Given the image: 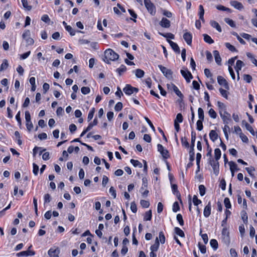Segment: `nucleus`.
Segmentation results:
<instances>
[{"label": "nucleus", "mask_w": 257, "mask_h": 257, "mask_svg": "<svg viewBox=\"0 0 257 257\" xmlns=\"http://www.w3.org/2000/svg\"><path fill=\"white\" fill-rule=\"evenodd\" d=\"M142 186L140 191L143 197L145 198L148 196L149 193V190L147 189L148 181L147 178H143L142 179Z\"/></svg>", "instance_id": "nucleus-2"}, {"label": "nucleus", "mask_w": 257, "mask_h": 257, "mask_svg": "<svg viewBox=\"0 0 257 257\" xmlns=\"http://www.w3.org/2000/svg\"><path fill=\"white\" fill-rule=\"evenodd\" d=\"M126 70V68L124 65H121V66L116 69V71L118 72L119 75H121L122 73L125 72Z\"/></svg>", "instance_id": "nucleus-41"}, {"label": "nucleus", "mask_w": 257, "mask_h": 257, "mask_svg": "<svg viewBox=\"0 0 257 257\" xmlns=\"http://www.w3.org/2000/svg\"><path fill=\"white\" fill-rule=\"evenodd\" d=\"M9 67L8 61L7 59L3 60V63L0 66V71H3Z\"/></svg>", "instance_id": "nucleus-27"}, {"label": "nucleus", "mask_w": 257, "mask_h": 257, "mask_svg": "<svg viewBox=\"0 0 257 257\" xmlns=\"http://www.w3.org/2000/svg\"><path fill=\"white\" fill-rule=\"evenodd\" d=\"M159 241H160V242L162 244H164L165 242V235L162 231H161L159 232Z\"/></svg>", "instance_id": "nucleus-39"}, {"label": "nucleus", "mask_w": 257, "mask_h": 257, "mask_svg": "<svg viewBox=\"0 0 257 257\" xmlns=\"http://www.w3.org/2000/svg\"><path fill=\"white\" fill-rule=\"evenodd\" d=\"M209 164L212 166L214 173L215 175H218L219 174V163L218 161H214L212 159L209 160Z\"/></svg>", "instance_id": "nucleus-8"}, {"label": "nucleus", "mask_w": 257, "mask_h": 257, "mask_svg": "<svg viewBox=\"0 0 257 257\" xmlns=\"http://www.w3.org/2000/svg\"><path fill=\"white\" fill-rule=\"evenodd\" d=\"M122 108V103L120 102H118L116 104V105L114 107V109L116 111H119L121 110Z\"/></svg>", "instance_id": "nucleus-62"}, {"label": "nucleus", "mask_w": 257, "mask_h": 257, "mask_svg": "<svg viewBox=\"0 0 257 257\" xmlns=\"http://www.w3.org/2000/svg\"><path fill=\"white\" fill-rule=\"evenodd\" d=\"M210 25L213 27L215 28L219 32H221L222 29L219 24L215 21H211Z\"/></svg>", "instance_id": "nucleus-25"}, {"label": "nucleus", "mask_w": 257, "mask_h": 257, "mask_svg": "<svg viewBox=\"0 0 257 257\" xmlns=\"http://www.w3.org/2000/svg\"><path fill=\"white\" fill-rule=\"evenodd\" d=\"M33 172L35 176H37L39 171V166L35 163H33Z\"/></svg>", "instance_id": "nucleus-59"}, {"label": "nucleus", "mask_w": 257, "mask_h": 257, "mask_svg": "<svg viewBox=\"0 0 257 257\" xmlns=\"http://www.w3.org/2000/svg\"><path fill=\"white\" fill-rule=\"evenodd\" d=\"M172 210L174 212H176L180 210L179 203L177 202H175L173 203Z\"/></svg>", "instance_id": "nucleus-54"}, {"label": "nucleus", "mask_w": 257, "mask_h": 257, "mask_svg": "<svg viewBox=\"0 0 257 257\" xmlns=\"http://www.w3.org/2000/svg\"><path fill=\"white\" fill-rule=\"evenodd\" d=\"M213 53L216 63L218 65H220L221 64V58L220 57L219 52L217 50H214L213 51Z\"/></svg>", "instance_id": "nucleus-18"}, {"label": "nucleus", "mask_w": 257, "mask_h": 257, "mask_svg": "<svg viewBox=\"0 0 257 257\" xmlns=\"http://www.w3.org/2000/svg\"><path fill=\"white\" fill-rule=\"evenodd\" d=\"M225 45L226 48H228L231 52L236 51V48L233 45H231L230 43H226Z\"/></svg>", "instance_id": "nucleus-55"}, {"label": "nucleus", "mask_w": 257, "mask_h": 257, "mask_svg": "<svg viewBox=\"0 0 257 257\" xmlns=\"http://www.w3.org/2000/svg\"><path fill=\"white\" fill-rule=\"evenodd\" d=\"M224 21L229 25L230 27L232 28L235 27V24L233 20L230 19L229 18H226L224 19Z\"/></svg>", "instance_id": "nucleus-38"}, {"label": "nucleus", "mask_w": 257, "mask_h": 257, "mask_svg": "<svg viewBox=\"0 0 257 257\" xmlns=\"http://www.w3.org/2000/svg\"><path fill=\"white\" fill-rule=\"evenodd\" d=\"M209 137L213 142H215L217 140L218 136L215 131L211 130L209 133Z\"/></svg>", "instance_id": "nucleus-24"}, {"label": "nucleus", "mask_w": 257, "mask_h": 257, "mask_svg": "<svg viewBox=\"0 0 257 257\" xmlns=\"http://www.w3.org/2000/svg\"><path fill=\"white\" fill-rule=\"evenodd\" d=\"M224 203L226 208H230L231 207L229 199L228 198H225L224 200Z\"/></svg>", "instance_id": "nucleus-58"}, {"label": "nucleus", "mask_w": 257, "mask_h": 257, "mask_svg": "<svg viewBox=\"0 0 257 257\" xmlns=\"http://www.w3.org/2000/svg\"><path fill=\"white\" fill-rule=\"evenodd\" d=\"M217 81L219 85H222L225 87V89H229V85L226 80L221 76L217 77Z\"/></svg>", "instance_id": "nucleus-14"}, {"label": "nucleus", "mask_w": 257, "mask_h": 257, "mask_svg": "<svg viewBox=\"0 0 257 257\" xmlns=\"http://www.w3.org/2000/svg\"><path fill=\"white\" fill-rule=\"evenodd\" d=\"M30 31L28 30L25 31L22 35V37L26 41L27 45H32L34 43V40L30 37Z\"/></svg>", "instance_id": "nucleus-4"}, {"label": "nucleus", "mask_w": 257, "mask_h": 257, "mask_svg": "<svg viewBox=\"0 0 257 257\" xmlns=\"http://www.w3.org/2000/svg\"><path fill=\"white\" fill-rule=\"evenodd\" d=\"M230 4L231 6L234 8L237 9V10H241L243 8V5L241 4V3L235 1H232L230 2Z\"/></svg>", "instance_id": "nucleus-21"}, {"label": "nucleus", "mask_w": 257, "mask_h": 257, "mask_svg": "<svg viewBox=\"0 0 257 257\" xmlns=\"http://www.w3.org/2000/svg\"><path fill=\"white\" fill-rule=\"evenodd\" d=\"M216 9L220 11H227L228 12H231V10L229 8H226L222 5H217L216 7Z\"/></svg>", "instance_id": "nucleus-45"}, {"label": "nucleus", "mask_w": 257, "mask_h": 257, "mask_svg": "<svg viewBox=\"0 0 257 257\" xmlns=\"http://www.w3.org/2000/svg\"><path fill=\"white\" fill-rule=\"evenodd\" d=\"M98 123V121H97V119L96 118H95L93 120V121L91 122H90L88 126L86 127L87 128V130H88L89 131H90L93 126H95L96 125H97Z\"/></svg>", "instance_id": "nucleus-40"}, {"label": "nucleus", "mask_w": 257, "mask_h": 257, "mask_svg": "<svg viewBox=\"0 0 257 257\" xmlns=\"http://www.w3.org/2000/svg\"><path fill=\"white\" fill-rule=\"evenodd\" d=\"M124 92L127 95H131L134 92H138V89L136 87H132L131 85L127 84L123 89Z\"/></svg>", "instance_id": "nucleus-7"}, {"label": "nucleus", "mask_w": 257, "mask_h": 257, "mask_svg": "<svg viewBox=\"0 0 257 257\" xmlns=\"http://www.w3.org/2000/svg\"><path fill=\"white\" fill-rule=\"evenodd\" d=\"M203 121V120H198L197 121V123H196L197 129L199 131H201L203 129V123H202Z\"/></svg>", "instance_id": "nucleus-56"}, {"label": "nucleus", "mask_w": 257, "mask_h": 257, "mask_svg": "<svg viewBox=\"0 0 257 257\" xmlns=\"http://www.w3.org/2000/svg\"><path fill=\"white\" fill-rule=\"evenodd\" d=\"M158 67L165 76L169 77L172 75V72L170 69H167L166 67L161 65H158Z\"/></svg>", "instance_id": "nucleus-13"}, {"label": "nucleus", "mask_w": 257, "mask_h": 257, "mask_svg": "<svg viewBox=\"0 0 257 257\" xmlns=\"http://www.w3.org/2000/svg\"><path fill=\"white\" fill-rule=\"evenodd\" d=\"M199 193L201 196H203L205 194V187L203 185H200L199 186Z\"/></svg>", "instance_id": "nucleus-50"}, {"label": "nucleus", "mask_w": 257, "mask_h": 257, "mask_svg": "<svg viewBox=\"0 0 257 257\" xmlns=\"http://www.w3.org/2000/svg\"><path fill=\"white\" fill-rule=\"evenodd\" d=\"M177 221L179 222L180 225L181 226H183L184 225V221L183 219V217L181 214H178L176 217Z\"/></svg>", "instance_id": "nucleus-49"}, {"label": "nucleus", "mask_w": 257, "mask_h": 257, "mask_svg": "<svg viewBox=\"0 0 257 257\" xmlns=\"http://www.w3.org/2000/svg\"><path fill=\"white\" fill-rule=\"evenodd\" d=\"M167 41L168 42V43H169V44L170 45L171 48H172V49L176 52V53H177L178 54L180 53V48L178 46V44L170 40H167Z\"/></svg>", "instance_id": "nucleus-16"}, {"label": "nucleus", "mask_w": 257, "mask_h": 257, "mask_svg": "<svg viewBox=\"0 0 257 257\" xmlns=\"http://www.w3.org/2000/svg\"><path fill=\"white\" fill-rule=\"evenodd\" d=\"M152 210H149V211L146 212L144 217V220L145 221L150 220L152 218Z\"/></svg>", "instance_id": "nucleus-29"}, {"label": "nucleus", "mask_w": 257, "mask_h": 257, "mask_svg": "<svg viewBox=\"0 0 257 257\" xmlns=\"http://www.w3.org/2000/svg\"><path fill=\"white\" fill-rule=\"evenodd\" d=\"M66 31H67L71 36H74L75 35V31L70 26L66 27Z\"/></svg>", "instance_id": "nucleus-48"}, {"label": "nucleus", "mask_w": 257, "mask_h": 257, "mask_svg": "<svg viewBox=\"0 0 257 257\" xmlns=\"http://www.w3.org/2000/svg\"><path fill=\"white\" fill-rule=\"evenodd\" d=\"M140 204L143 208H148L150 206V203L148 201L145 200H141Z\"/></svg>", "instance_id": "nucleus-44"}, {"label": "nucleus", "mask_w": 257, "mask_h": 257, "mask_svg": "<svg viewBox=\"0 0 257 257\" xmlns=\"http://www.w3.org/2000/svg\"><path fill=\"white\" fill-rule=\"evenodd\" d=\"M219 92L220 93H221V95L224 97V98H227L228 97V92L226 90L222 89V88H220L219 89Z\"/></svg>", "instance_id": "nucleus-63"}, {"label": "nucleus", "mask_w": 257, "mask_h": 257, "mask_svg": "<svg viewBox=\"0 0 257 257\" xmlns=\"http://www.w3.org/2000/svg\"><path fill=\"white\" fill-rule=\"evenodd\" d=\"M211 208V203L210 202H209L204 209L203 214L205 217H208L210 215Z\"/></svg>", "instance_id": "nucleus-17"}, {"label": "nucleus", "mask_w": 257, "mask_h": 257, "mask_svg": "<svg viewBox=\"0 0 257 257\" xmlns=\"http://www.w3.org/2000/svg\"><path fill=\"white\" fill-rule=\"evenodd\" d=\"M183 39L188 45H191L192 40V35L191 33L186 32L183 36Z\"/></svg>", "instance_id": "nucleus-12"}, {"label": "nucleus", "mask_w": 257, "mask_h": 257, "mask_svg": "<svg viewBox=\"0 0 257 257\" xmlns=\"http://www.w3.org/2000/svg\"><path fill=\"white\" fill-rule=\"evenodd\" d=\"M181 143L182 146L185 147L186 148H189V144L186 138L184 137L181 138Z\"/></svg>", "instance_id": "nucleus-51"}, {"label": "nucleus", "mask_w": 257, "mask_h": 257, "mask_svg": "<svg viewBox=\"0 0 257 257\" xmlns=\"http://www.w3.org/2000/svg\"><path fill=\"white\" fill-rule=\"evenodd\" d=\"M217 105L219 108V112H221V111L222 112L226 111L225 105L223 103L221 102L220 101H218Z\"/></svg>", "instance_id": "nucleus-43"}, {"label": "nucleus", "mask_w": 257, "mask_h": 257, "mask_svg": "<svg viewBox=\"0 0 257 257\" xmlns=\"http://www.w3.org/2000/svg\"><path fill=\"white\" fill-rule=\"evenodd\" d=\"M130 162L131 164L135 167H138L140 168H142L143 167L142 164L138 160L131 159Z\"/></svg>", "instance_id": "nucleus-28"}, {"label": "nucleus", "mask_w": 257, "mask_h": 257, "mask_svg": "<svg viewBox=\"0 0 257 257\" xmlns=\"http://www.w3.org/2000/svg\"><path fill=\"white\" fill-rule=\"evenodd\" d=\"M222 239L224 243L229 245L230 243L229 232L226 228H223L222 230Z\"/></svg>", "instance_id": "nucleus-5"}, {"label": "nucleus", "mask_w": 257, "mask_h": 257, "mask_svg": "<svg viewBox=\"0 0 257 257\" xmlns=\"http://www.w3.org/2000/svg\"><path fill=\"white\" fill-rule=\"evenodd\" d=\"M243 80L245 81L247 83H250L252 80V77L250 75L248 74H244Z\"/></svg>", "instance_id": "nucleus-64"}, {"label": "nucleus", "mask_w": 257, "mask_h": 257, "mask_svg": "<svg viewBox=\"0 0 257 257\" xmlns=\"http://www.w3.org/2000/svg\"><path fill=\"white\" fill-rule=\"evenodd\" d=\"M160 25L165 28H169L170 27V21L166 18H163L159 23Z\"/></svg>", "instance_id": "nucleus-15"}, {"label": "nucleus", "mask_w": 257, "mask_h": 257, "mask_svg": "<svg viewBox=\"0 0 257 257\" xmlns=\"http://www.w3.org/2000/svg\"><path fill=\"white\" fill-rule=\"evenodd\" d=\"M160 245L158 237H156L155 243L151 246V250L156 251L158 250Z\"/></svg>", "instance_id": "nucleus-22"}, {"label": "nucleus", "mask_w": 257, "mask_h": 257, "mask_svg": "<svg viewBox=\"0 0 257 257\" xmlns=\"http://www.w3.org/2000/svg\"><path fill=\"white\" fill-rule=\"evenodd\" d=\"M181 73L188 83L190 82L191 79L193 78L192 75L187 69L185 70H181Z\"/></svg>", "instance_id": "nucleus-9"}, {"label": "nucleus", "mask_w": 257, "mask_h": 257, "mask_svg": "<svg viewBox=\"0 0 257 257\" xmlns=\"http://www.w3.org/2000/svg\"><path fill=\"white\" fill-rule=\"evenodd\" d=\"M196 140V133L194 132H191V148L194 149L195 146V142Z\"/></svg>", "instance_id": "nucleus-36"}, {"label": "nucleus", "mask_w": 257, "mask_h": 257, "mask_svg": "<svg viewBox=\"0 0 257 257\" xmlns=\"http://www.w3.org/2000/svg\"><path fill=\"white\" fill-rule=\"evenodd\" d=\"M194 149L191 148L189 151V160L191 162H193L194 160Z\"/></svg>", "instance_id": "nucleus-53"}, {"label": "nucleus", "mask_w": 257, "mask_h": 257, "mask_svg": "<svg viewBox=\"0 0 257 257\" xmlns=\"http://www.w3.org/2000/svg\"><path fill=\"white\" fill-rule=\"evenodd\" d=\"M198 117L199 118V120H204V111L202 109V108L199 107L198 109Z\"/></svg>", "instance_id": "nucleus-34"}, {"label": "nucleus", "mask_w": 257, "mask_h": 257, "mask_svg": "<svg viewBox=\"0 0 257 257\" xmlns=\"http://www.w3.org/2000/svg\"><path fill=\"white\" fill-rule=\"evenodd\" d=\"M32 247L31 245L29 247L28 249L26 251H23L21 252H20L17 254V255L18 256H29V255H34L35 254V252L33 250H31L30 249Z\"/></svg>", "instance_id": "nucleus-11"}, {"label": "nucleus", "mask_w": 257, "mask_h": 257, "mask_svg": "<svg viewBox=\"0 0 257 257\" xmlns=\"http://www.w3.org/2000/svg\"><path fill=\"white\" fill-rule=\"evenodd\" d=\"M94 112H95V108H91V109L89 112V113L88 115V117H87L88 121H90V120H91L92 119Z\"/></svg>", "instance_id": "nucleus-47"}, {"label": "nucleus", "mask_w": 257, "mask_h": 257, "mask_svg": "<svg viewBox=\"0 0 257 257\" xmlns=\"http://www.w3.org/2000/svg\"><path fill=\"white\" fill-rule=\"evenodd\" d=\"M183 116L181 113H179L177 114L176 118L174 120V122H178V123H181L183 121Z\"/></svg>", "instance_id": "nucleus-52"}, {"label": "nucleus", "mask_w": 257, "mask_h": 257, "mask_svg": "<svg viewBox=\"0 0 257 257\" xmlns=\"http://www.w3.org/2000/svg\"><path fill=\"white\" fill-rule=\"evenodd\" d=\"M22 3L24 8L28 10H30L31 9L32 7L28 5L27 0H22Z\"/></svg>", "instance_id": "nucleus-57"}, {"label": "nucleus", "mask_w": 257, "mask_h": 257, "mask_svg": "<svg viewBox=\"0 0 257 257\" xmlns=\"http://www.w3.org/2000/svg\"><path fill=\"white\" fill-rule=\"evenodd\" d=\"M244 66V64L241 60H237L236 63V66L235 67V69L236 71V73L238 74V72L239 70L241 69V68Z\"/></svg>", "instance_id": "nucleus-23"}, {"label": "nucleus", "mask_w": 257, "mask_h": 257, "mask_svg": "<svg viewBox=\"0 0 257 257\" xmlns=\"http://www.w3.org/2000/svg\"><path fill=\"white\" fill-rule=\"evenodd\" d=\"M242 124L243 125H244L247 131H248L252 135H253V136L255 135V132L252 128V127L250 124H249L245 120H242Z\"/></svg>", "instance_id": "nucleus-20"}, {"label": "nucleus", "mask_w": 257, "mask_h": 257, "mask_svg": "<svg viewBox=\"0 0 257 257\" xmlns=\"http://www.w3.org/2000/svg\"><path fill=\"white\" fill-rule=\"evenodd\" d=\"M210 244L211 247L215 250L218 247V242L216 239H212L210 241Z\"/></svg>", "instance_id": "nucleus-37"}, {"label": "nucleus", "mask_w": 257, "mask_h": 257, "mask_svg": "<svg viewBox=\"0 0 257 257\" xmlns=\"http://www.w3.org/2000/svg\"><path fill=\"white\" fill-rule=\"evenodd\" d=\"M168 89H173L174 92L180 98H182L183 95L181 92L179 90L178 87L174 84L171 83L170 84H167Z\"/></svg>", "instance_id": "nucleus-10"}, {"label": "nucleus", "mask_w": 257, "mask_h": 257, "mask_svg": "<svg viewBox=\"0 0 257 257\" xmlns=\"http://www.w3.org/2000/svg\"><path fill=\"white\" fill-rule=\"evenodd\" d=\"M199 19L202 21V22H205V20L204 19V9H203V7L202 5H200L199 7Z\"/></svg>", "instance_id": "nucleus-26"}, {"label": "nucleus", "mask_w": 257, "mask_h": 257, "mask_svg": "<svg viewBox=\"0 0 257 257\" xmlns=\"http://www.w3.org/2000/svg\"><path fill=\"white\" fill-rule=\"evenodd\" d=\"M59 250L58 249L50 248L48 251L50 257H59Z\"/></svg>", "instance_id": "nucleus-19"}, {"label": "nucleus", "mask_w": 257, "mask_h": 257, "mask_svg": "<svg viewBox=\"0 0 257 257\" xmlns=\"http://www.w3.org/2000/svg\"><path fill=\"white\" fill-rule=\"evenodd\" d=\"M199 248L202 253H205L206 251V248L205 245L201 244L200 242L198 243Z\"/></svg>", "instance_id": "nucleus-60"}, {"label": "nucleus", "mask_w": 257, "mask_h": 257, "mask_svg": "<svg viewBox=\"0 0 257 257\" xmlns=\"http://www.w3.org/2000/svg\"><path fill=\"white\" fill-rule=\"evenodd\" d=\"M81 92L84 94H87L90 92V88L88 87H82L81 89Z\"/></svg>", "instance_id": "nucleus-61"}, {"label": "nucleus", "mask_w": 257, "mask_h": 257, "mask_svg": "<svg viewBox=\"0 0 257 257\" xmlns=\"http://www.w3.org/2000/svg\"><path fill=\"white\" fill-rule=\"evenodd\" d=\"M204 40L205 42L208 44H213L214 43L213 40L207 34H203Z\"/></svg>", "instance_id": "nucleus-30"}, {"label": "nucleus", "mask_w": 257, "mask_h": 257, "mask_svg": "<svg viewBox=\"0 0 257 257\" xmlns=\"http://www.w3.org/2000/svg\"><path fill=\"white\" fill-rule=\"evenodd\" d=\"M145 72L143 70L140 69H137L136 70L135 75L138 78H142L144 76Z\"/></svg>", "instance_id": "nucleus-33"}, {"label": "nucleus", "mask_w": 257, "mask_h": 257, "mask_svg": "<svg viewBox=\"0 0 257 257\" xmlns=\"http://www.w3.org/2000/svg\"><path fill=\"white\" fill-rule=\"evenodd\" d=\"M174 230H175V233L177 235H179L180 237H183L185 236L184 232L180 228H179L178 227H175Z\"/></svg>", "instance_id": "nucleus-35"}, {"label": "nucleus", "mask_w": 257, "mask_h": 257, "mask_svg": "<svg viewBox=\"0 0 257 257\" xmlns=\"http://www.w3.org/2000/svg\"><path fill=\"white\" fill-rule=\"evenodd\" d=\"M159 34L161 36H162L166 38L167 39V40H168V39H174V38H175L174 35L173 34L170 33H166V34H164V33H162L159 32Z\"/></svg>", "instance_id": "nucleus-32"}, {"label": "nucleus", "mask_w": 257, "mask_h": 257, "mask_svg": "<svg viewBox=\"0 0 257 257\" xmlns=\"http://www.w3.org/2000/svg\"><path fill=\"white\" fill-rule=\"evenodd\" d=\"M219 113L224 123L227 124L231 121V115L226 111H224L223 112L221 111Z\"/></svg>", "instance_id": "nucleus-6"}, {"label": "nucleus", "mask_w": 257, "mask_h": 257, "mask_svg": "<svg viewBox=\"0 0 257 257\" xmlns=\"http://www.w3.org/2000/svg\"><path fill=\"white\" fill-rule=\"evenodd\" d=\"M228 164L230 167V170H233L234 171L238 170L237 166L234 162L231 161L229 162Z\"/></svg>", "instance_id": "nucleus-42"}, {"label": "nucleus", "mask_w": 257, "mask_h": 257, "mask_svg": "<svg viewBox=\"0 0 257 257\" xmlns=\"http://www.w3.org/2000/svg\"><path fill=\"white\" fill-rule=\"evenodd\" d=\"M209 116L212 118H215L217 116V114L213 109L210 108L208 111Z\"/></svg>", "instance_id": "nucleus-46"}, {"label": "nucleus", "mask_w": 257, "mask_h": 257, "mask_svg": "<svg viewBox=\"0 0 257 257\" xmlns=\"http://www.w3.org/2000/svg\"><path fill=\"white\" fill-rule=\"evenodd\" d=\"M144 4L150 14L152 16H154L156 12V8L151 0H144Z\"/></svg>", "instance_id": "nucleus-3"}, {"label": "nucleus", "mask_w": 257, "mask_h": 257, "mask_svg": "<svg viewBox=\"0 0 257 257\" xmlns=\"http://www.w3.org/2000/svg\"><path fill=\"white\" fill-rule=\"evenodd\" d=\"M214 155L216 161H218V160L220 158L221 155V151L219 148H216L215 149Z\"/></svg>", "instance_id": "nucleus-31"}, {"label": "nucleus", "mask_w": 257, "mask_h": 257, "mask_svg": "<svg viewBox=\"0 0 257 257\" xmlns=\"http://www.w3.org/2000/svg\"><path fill=\"white\" fill-rule=\"evenodd\" d=\"M119 58V55L111 49H108L104 52V61L109 64L110 61H115Z\"/></svg>", "instance_id": "nucleus-1"}]
</instances>
